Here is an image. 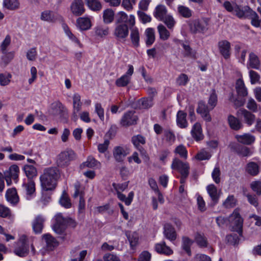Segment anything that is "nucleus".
<instances>
[{"mask_svg": "<svg viewBox=\"0 0 261 261\" xmlns=\"http://www.w3.org/2000/svg\"><path fill=\"white\" fill-rule=\"evenodd\" d=\"M60 176V171L57 167L44 168L39 177L42 189L46 191L54 190Z\"/></svg>", "mask_w": 261, "mask_h": 261, "instance_id": "nucleus-1", "label": "nucleus"}, {"mask_svg": "<svg viewBox=\"0 0 261 261\" xmlns=\"http://www.w3.org/2000/svg\"><path fill=\"white\" fill-rule=\"evenodd\" d=\"M54 220L53 229L57 234H62L67 226L72 227L76 226V222L73 219L69 217H64L61 213L56 215Z\"/></svg>", "mask_w": 261, "mask_h": 261, "instance_id": "nucleus-2", "label": "nucleus"}, {"mask_svg": "<svg viewBox=\"0 0 261 261\" xmlns=\"http://www.w3.org/2000/svg\"><path fill=\"white\" fill-rule=\"evenodd\" d=\"M225 9L238 18L244 19L249 18L251 9L247 6H241L237 4L232 5L229 2L226 1L223 4Z\"/></svg>", "mask_w": 261, "mask_h": 261, "instance_id": "nucleus-3", "label": "nucleus"}, {"mask_svg": "<svg viewBox=\"0 0 261 261\" xmlns=\"http://www.w3.org/2000/svg\"><path fill=\"white\" fill-rule=\"evenodd\" d=\"M31 245L33 253H35V248L25 236H21L16 243L14 253L20 257H24L28 255L29 251V247Z\"/></svg>", "mask_w": 261, "mask_h": 261, "instance_id": "nucleus-4", "label": "nucleus"}, {"mask_svg": "<svg viewBox=\"0 0 261 261\" xmlns=\"http://www.w3.org/2000/svg\"><path fill=\"white\" fill-rule=\"evenodd\" d=\"M76 158V154L73 150H65L58 155L56 164L58 167L64 168L68 166L70 162L74 160Z\"/></svg>", "mask_w": 261, "mask_h": 261, "instance_id": "nucleus-5", "label": "nucleus"}, {"mask_svg": "<svg viewBox=\"0 0 261 261\" xmlns=\"http://www.w3.org/2000/svg\"><path fill=\"white\" fill-rule=\"evenodd\" d=\"M228 221L232 225V230L237 231L240 235L242 234L243 219L241 218L238 209H235L229 217Z\"/></svg>", "mask_w": 261, "mask_h": 261, "instance_id": "nucleus-6", "label": "nucleus"}, {"mask_svg": "<svg viewBox=\"0 0 261 261\" xmlns=\"http://www.w3.org/2000/svg\"><path fill=\"white\" fill-rule=\"evenodd\" d=\"M138 118L133 111H127L122 116L120 123L122 126L127 127L137 124Z\"/></svg>", "mask_w": 261, "mask_h": 261, "instance_id": "nucleus-7", "label": "nucleus"}, {"mask_svg": "<svg viewBox=\"0 0 261 261\" xmlns=\"http://www.w3.org/2000/svg\"><path fill=\"white\" fill-rule=\"evenodd\" d=\"M129 33L128 27L124 23H119L116 25L113 34L119 40H125Z\"/></svg>", "mask_w": 261, "mask_h": 261, "instance_id": "nucleus-8", "label": "nucleus"}, {"mask_svg": "<svg viewBox=\"0 0 261 261\" xmlns=\"http://www.w3.org/2000/svg\"><path fill=\"white\" fill-rule=\"evenodd\" d=\"M128 154L129 150L125 146H116L113 148V157L117 162H122L124 161V158Z\"/></svg>", "mask_w": 261, "mask_h": 261, "instance_id": "nucleus-9", "label": "nucleus"}, {"mask_svg": "<svg viewBox=\"0 0 261 261\" xmlns=\"http://www.w3.org/2000/svg\"><path fill=\"white\" fill-rule=\"evenodd\" d=\"M236 114L238 117H243L244 122L248 126L252 125L255 121V116L245 109L242 108L239 109Z\"/></svg>", "mask_w": 261, "mask_h": 261, "instance_id": "nucleus-10", "label": "nucleus"}, {"mask_svg": "<svg viewBox=\"0 0 261 261\" xmlns=\"http://www.w3.org/2000/svg\"><path fill=\"white\" fill-rule=\"evenodd\" d=\"M218 47L221 55L225 59H228L231 54V44L226 40H222L218 42Z\"/></svg>", "mask_w": 261, "mask_h": 261, "instance_id": "nucleus-11", "label": "nucleus"}, {"mask_svg": "<svg viewBox=\"0 0 261 261\" xmlns=\"http://www.w3.org/2000/svg\"><path fill=\"white\" fill-rule=\"evenodd\" d=\"M22 188L27 199L30 200L35 196V183L33 179H28L23 184Z\"/></svg>", "mask_w": 261, "mask_h": 261, "instance_id": "nucleus-12", "label": "nucleus"}, {"mask_svg": "<svg viewBox=\"0 0 261 261\" xmlns=\"http://www.w3.org/2000/svg\"><path fill=\"white\" fill-rule=\"evenodd\" d=\"M45 221V218L42 215H38L32 222V228L36 234L42 232L44 227V223Z\"/></svg>", "mask_w": 261, "mask_h": 261, "instance_id": "nucleus-13", "label": "nucleus"}, {"mask_svg": "<svg viewBox=\"0 0 261 261\" xmlns=\"http://www.w3.org/2000/svg\"><path fill=\"white\" fill-rule=\"evenodd\" d=\"M210 107L207 106L205 103L201 101L198 102L197 108V113L199 114L202 118L207 122H210L212 120L210 114Z\"/></svg>", "mask_w": 261, "mask_h": 261, "instance_id": "nucleus-14", "label": "nucleus"}, {"mask_svg": "<svg viewBox=\"0 0 261 261\" xmlns=\"http://www.w3.org/2000/svg\"><path fill=\"white\" fill-rule=\"evenodd\" d=\"M171 168L177 170L180 174L189 173L190 167L188 163L182 162L179 159L175 158L172 161Z\"/></svg>", "mask_w": 261, "mask_h": 261, "instance_id": "nucleus-15", "label": "nucleus"}, {"mask_svg": "<svg viewBox=\"0 0 261 261\" xmlns=\"http://www.w3.org/2000/svg\"><path fill=\"white\" fill-rule=\"evenodd\" d=\"M52 114L55 116H59L61 118L66 119L67 111L66 108L60 102H55L52 104Z\"/></svg>", "mask_w": 261, "mask_h": 261, "instance_id": "nucleus-16", "label": "nucleus"}, {"mask_svg": "<svg viewBox=\"0 0 261 261\" xmlns=\"http://www.w3.org/2000/svg\"><path fill=\"white\" fill-rule=\"evenodd\" d=\"M70 10L75 16L82 15L85 11L83 1L82 0H73L70 5Z\"/></svg>", "mask_w": 261, "mask_h": 261, "instance_id": "nucleus-17", "label": "nucleus"}, {"mask_svg": "<svg viewBox=\"0 0 261 261\" xmlns=\"http://www.w3.org/2000/svg\"><path fill=\"white\" fill-rule=\"evenodd\" d=\"M117 22L119 23H124L127 26L133 27L135 24V17L133 15H127L123 11L119 12L118 14Z\"/></svg>", "mask_w": 261, "mask_h": 261, "instance_id": "nucleus-18", "label": "nucleus"}, {"mask_svg": "<svg viewBox=\"0 0 261 261\" xmlns=\"http://www.w3.org/2000/svg\"><path fill=\"white\" fill-rule=\"evenodd\" d=\"M207 25L205 20H195L190 23V29L194 33L205 32L207 30Z\"/></svg>", "mask_w": 261, "mask_h": 261, "instance_id": "nucleus-19", "label": "nucleus"}, {"mask_svg": "<svg viewBox=\"0 0 261 261\" xmlns=\"http://www.w3.org/2000/svg\"><path fill=\"white\" fill-rule=\"evenodd\" d=\"M132 142L134 145L140 152L142 155H145L146 154L145 150L141 146V145H143L145 143V139L144 137L140 135L134 136L132 138Z\"/></svg>", "mask_w": 261, "mask_h": 261, "instance_id": "nucleus-20", "label": "nucleus"}, {"mask_svg": "<svg viewBox=\"0 0 261 261\" xmlns=\"http://www.w3.org/2000/svg\"><path fill=\"white\" fill-rule=\"evenodd\" d=\"M247 67L259 69L260 67V61L257 55L251 52L249 55V59L247 64Z\"/></svg>", "mask_w": 261, "mask_h": 261, "instance_id": "nucleus-21", "label": "nucleus"}, {"mask_svg": "<svg viewBox=\"0 0 261 261\" xmlns=\"http://www.w3.org/2000/svg\"><path fill=\"white\" fill-rule=\"evenodd\" d=\"M43 240L46 243V247L48 250H53L59 245L56 239L49 234H45L42 236Z\"/></svg>", "mask_w": 261, "mask_h": 261, "instance_id": "nucleus-22", "label": "nucleus"}, {"mask_svg": "<svg viewBox=\"0 0 261 261\" xmlns=\"http://www.w3.org/2000/svg\"><path fill=\"white\" fill-rule=\"evenodd\" d=\"M6 198L7 200L13 205H16L19 201V197L15 188H10L7 190Z\"/></svg>", "mask_w": 261, "mask_h": 261, "instance_id": "nucleus-23", "label": "nucleus"}, {"mask_svg": "<svg viewBox=\"0 0 261 261\" xmlns=\"http://www.w3.org/2000/svg\"><path fill=\"white\" fill-rule=\"evenodd\" d=\"M19 173V169L18 166L13 165L11 166L8 170L4 172L5 177H12L15 182L18 181V174Z\"/></svg>", "mask_w": 261, "mask_h": 261, "instance_id": "nucleus-24", "label": "nucleus"}, {"mask_svg": "<svg viewBox=\"0 0 261 261\" xmlns=\"http://www.w3.org/2000/svg\"><path fill=\"white\" fill-rule=\"evenodd\" d=\"M81 168H100L101 167L100 163L91 156L87 158V160L81 165Z\"/></svg>", "mask_w": 261, "mask_h": 261, "instance_id": "nucleus-25", "label": "nucleus"}, {"mask_svg": "<svg viewBox=\"0 0 261 261\" xmlns=\"http://www.w3.org/2000/svg\"><path fill=\"white\" fill-rule=\"evenodd\" d=\"M206 190L211 198L213 204H216L218 202L219 195L216 186L213 184L207 186Z\"/></svg>", "mask_w": 261, "mask_h": 261, "instance_id": "nucleus-26", "label": "nucleus"}, {"mask_svg": "<svg viewBox=\"0 0 261 261\" xmlns=\"http://www.w3.org/2000/svg\"><path fill=\"white\" fill-rule=\"evenodd\" d=\"M82 102L81 99V96L75 93L73 96V115L74 117H77V114L82 109Z\"/></svg>", "mask_w": 261, "mask_h": 261, "instance_id": "nucleus-27", "label": "nucleus"}, {"mask_svg": "<svg viewBox=\"0 0 261 261\" xmlns=\"http://www.w3.org/2000/svg\"><path fill=\"white\" fill-rule=\"evenodd\" d=\"M154 248L155 251L160 254L169 255L173 253V251L166 245L165 242L156 244Z\"/></svg>", "mask_w": 261, "mask_h": 261, "instance_id": "nucleus-28", "label": "nucleus"}, {"mask_svg": "<svg viewBox=\"0 0 261 261\" xmlns=\"http://www.w3.org/2000/svg\"><path fill=\"white\" fill-rule=\"evenodd\" d=\"M167 10L164 5H160L156 7L153 12L154 16L159 20H163L167 15Z\"/></svg>", "mask_w": 261, "mask_h": 261, "instance_id": "nucleus-29", "label": "nucleus"}, {"mask_svg": "<svg viewBox=\"0 0 261 261\" xmlns=\"http://www.w3.org/2000/svg\"><path fill=\"white\" fill-rule=\"evenodd\" d=\"M228 122L230 128L235 130H238L243 127L242 123L237 117L229 115L228 116Z\"/></svg>", "mask_w": 261, "mask_h": 261, "instance_id": "nucleus-30", "label": "nucleus"}, {"mask_svg": "<svg viewBox=\"0 0 261 261\" xmlns=\"http://www.w3.org/2000/svg\"><path fill=\"white\" fill-rule=\"evenodd\" d=\"M191 135L196 141H199L203 139V135L202 133V128L199 123H196L192 127Z\"/></svg>", "mask_w": 261, "mask_h": 261, "instance_id": "nucleus-31", "label": "nucleus"}, {"mask_svg": "<svg viewBox=\"0 0 261 261\" xmlns=\"http://www.w3.org/2000/svg\"><path fill=\"white\" fill-rule=\"evenodd\" d=\"M187 114L182 111H179L176 115L177 125L180 128H186L188 126L186 119Z\"/></svg>", "mask_w": 261, "mask_h": 261, "instance_id": "nucleus-32", "label": "nucleus"}, {"mask_svg": "<svg viewBox=\"0 0 261 261\" xmlns=\"http://www.w3.org/2000/svg\"><path fill=\"white\" fill-rule=\"evenodd\" d=\"M145 43L147 46L151 45L155 41V31L153 28H149L145 31Z\"/></svg>", "mask_w": 261, "mask_h": 261, "instance_id": "nucleus-33", "label": "nucleus"}, {"mask_svg": "<svg viewBox=\"0 0 261 261\" xmlns=\"http://www.w3.org/2000/svg\"><path fill=\"white\" fill-rule=\"evenodd\" d=\"M164 233L166 238L170 241H174L176 238L174 228L169 224L165 225Z\"/></svg>", "mask_w": 261, "mask_h": 261, "instance_id": "nucleus-34", "label": "nucleus"}, {"mask_svg": "<svg viewBox=\"0 0 261 261\" xmlns=\"http://www.w3.org/2000/svg\"><path fill=\"white\" fill-rule=\"evenodd\" d=\"M78 27L81 30H87L91 27V20L89 17H80L76 20Z\"/></svg>", "mask_w": 261, "mask_h": 261, "instance_id": "nucleus-35", "label": "nucleus"}, {"mask_svg": "<svg viewBox=\"0 0 261 261\" xmlns=\"http://www.w3.org/2000/svg\"><path fill=\"white\" fill-rule=\"evenodd\" d=\"M236 138L238 142L246 145H250L255 141V137L249 134L237 135Z\"/></svg>", "mask_w": 261, "mask_h": 261, "instance_id": "nucleus-36", "label": "nucleus"}, {"mask_svg": "<svg viewBox=\"0 0 261 261\" xmlns=\"http://www.w3.org/2000/svg\"><path fill=\"white\" fill-rule=\"evenodd\" d=\"M130 38L133 46L135 47H138L140 44V34L137 28H133L130 29Z\"/></svg>", "mask_w": 261, "mask_h": 261, "instance_id": "nucleus-37", "label": "nucleus"}, {"mask_svg": "<svg viewBox=\"0 0 261 261\" xmlns=\"http://www.w3.org/2000/svg\"><path fill=\"white\" fill-rule=\"evenodd\" d=\"M62 27L66 35L68 38L79 47H82V44L80 43L76 37L70 31L69 27L65 24H63Z\"/></svg>", "mask_w": 261, "mask_h": 261, "instance_id": "nucleus-38", "label": "nucleus"}, {"mask_svg": "<svg viewBox=\"0 0 261 261\" xmlns=\"http://www.w3.org/2000/svg\"><path fill=\"white\" fill-rule=\"evenodd\" d=\"M20 3L18 0H3L4 8L9 10H15L19 8Z\"/></svg>", "mask_w": 261, "mask_h": 261, "instance_id": "nucleus-39", "label": "nucleus"}, {"mask_svg": "<svg viewBox=\"0 0 261 261\" xmlns=\"http://www.w3.org/2000/svg\"><path fill=\"white\" fill-rule=\"evenodd\" d=\"M23 170L28 179H33L37 175V170L33 165H26L24 166Z\"/></svg>", "mask_w": 261, "mask_h": 261, "instance_id": "nucleus-40", "label": "nucleus"}, {"mask_svg": "<svg viewBox=\"0 0 261 261\" xmlns=\"http://www.w3.org/2000/svg\"><path fill=\"white\" fill-rule=\"evenodd\" d=\"M40 18L43 21L49 22H55L56 20L55 13L50 10H45L41 13Z\"/></svg>", "mask_w": 261, "mask_h": 261, "instance_id": "nucleus-41", "label": "nucleus"}, {"mask_svg": "<svg viewBox=\"0 0 261 261\" xmlns=\"http://www.w3.org/2000/svg\"><path fill=\"white\" fill-rule=\"evenodd\" d=\"M247 172L252 176H255L259 172L258 165L255 162H249L246 166Z\"/></svg>", "mask_w": 261, "mask_h": 261, "instance_id": "nucleus-42", "label": "nucleus"}, {"mask_svg": "<svg viewBox=\"0 0 261 261\" xmlns=\"http://www.w3.org/2000/svg\"><path fill=\"white\" fill-rule=\"evenodd\" d=\"M115 13L111 9H107L103 12V20L105 23H112L114 19Z\"/></svg>", "mask_w": 261, "mask_h": 261, "instance_id": "nucleus-43", "label": "nucleus"}, {"mask_svg": "<svg viewBox=\"0 0 261 261\" xmlns=\"http://www.w3.org/2000/svg\"><path fill=\"white\" fill-rule=\"evenodd\" d=\"M158 31L159 34L160 38L164 41L168 40L170 36V32L162 24H160L157 27Z\"/></svg>", "mask_w": 261, "mask_h": 261, "instance_id": "nucleus-44", "label": "nucleus"}, {"mask_svg": "<svg viewBox=\"0 0 261 261\" xmlns=\"http://www.w3.org/2000/svg\"><path fill=\"white\" fill-rule=\"evenodd\" d=\"M88 7L93 11H99L102 8L101 3L98 0H86Z\"/></svg>", "mask_w": 261, "mask_h": 261, "instance_id": "nucleus-45", "label": "nucleus"}, {"mask_svg": "<svg viewBox=\"0 0 261 261\" xmlns=\"http://www.w3.org/2000/svg\"><path fill=\"white\" fill-rule=\"evenodd\" d=\"M193 244V241L187 237H184L182 239V248L186 252L189 256L191 255V246Z\"/></svg>", "mask_w": 261, "mask_h": 261, "instance_id": "nucleus-46", "label": "nucleus"}, {"mask_svg": "<svg viewBox=\"0 0 261 261\" xmlns=\"http://www.w3.org/2000/svg\"><path fill=\"white\" fill-rule=\"evenodd\" d=\"M178 14L185 18H189L192 15V11L188 7L179 5L177 7Z\"/></svg>", "mask_w": 261, "mask_h": 261, "instance_id": "nucleus-47", "label": "nucleus"}, {"mask_svg": "<svg viewBox=\"0 0 261 261\" xmlns=\"http://www.w3.org/2000/svg\"><path fill=\"white\" fill-rule=\"evenodd\" d=\"M59 202L60 204L66 208H69L71 206L70 199L68 194L65 192L62 193L60 198Z\"/></svg>", "mask_w": 261, "mask_h": 261, "instance_id": "nucleus-48", "label": "nucleus"}, {"mask_svg": "<svg viewBox=\"0 0 261 261\" xmlns=\"http://www.w3.org/2000/svg\"><path fill=\"white\" fill-rule=\"evenodd\" d=\"M248 18L251 20V23L253 26L256 28L260 26V21L259 19V16L255 11L251 10Z\"/></svg>", "mask_w": 261, "mask_h": 261, "instance_id": "nucleus-49", "label": "nucleus"}, {"mask_svg": "<svg viewBox=\"0 0 261 261\" xmlns=\"http://www.w3.org/2000/svg\"><path fill=\"white\" fill-rule=\"evenodd\" d=\"M236 89L239 96L241 97L247 96L248 93L244 83H236Z\"/></svg>", "mask_w": 261, "mask_h": 261, "instance_id": "nucleus-50", "label": "nucleus"}, {"mask_svg": "<svg viewBox=\"0 0 261 261\" xmlns=\"http://www.w3.org/2000/svg\"><path fill=\"white\" fill-rule=\"evenodd\" d=\"M95 33L98 36L102 37L109 34V29L106 26H97L95 28Z\"/></svg>", "mask_w": 261, "mask_h": 261, "instance_id": "nucleus-51", "label": "nucleus"}, {"mask_svg": "<svg viewBox=\"0 0 261 261\" xmlns=\"http://www.w3.org/2000/svg\"><path fill=\"white\" fill-rule=\"evenodd\" d=\"M139 107L141 109H148L153 106L152 98H143L139 101Z\"/></svg>", "mask_w": 261, "mask_h": 261, "instance_id": "nucleus-52", "label": "nucleus"}, {"mask_svg": "<svg viewBox=\"0 0 261 261\" xmlns=\"http://www.w3.org/2000/svg\"><path fill=\"white\" fill-rule=\"evenodd\" d=\"M127 239L129 242L130 247L134 249L138 244L139 241L138 234L136 232H133L127 236Z\"/></svg>", "mask_w": 261, "mask_h": 261, "instance_id": "nucleus-53", "label": "nucleus"}, {"mask_svg": "<svg viewBox=\"0 0 261 261\" xmlns=\"http://www.w3.org/2000/svg\"><path fill=\"white\" fill-rule=\"evenodd\" d=\"M128 69L125 74L122 75L117 82H128L134 72V67L132 65H128Z\"/></svg>", "mask_w": 261, "mask_h": 261, "instance_id": "nucleus-54", "label": "nucleus"}, {"mask_svg": "<svg viewBox=\"0 0 261 261\" xmlns=\"http://www.w3.org/2000/svg\"><path fill=\"white\" fill-rule=\"evenodd\" d=\"M237 200L233 195H229L223 202V205L226 208H231L236 205Z\"/></svg>", "mask_w": 261, "mask_h": 261, "instance_id": "nucleus-55", "label": "nucleus"}, {"mask_svg": "<svg viewBox=\"0 0 261 261\" xmlns=\"http://www.w3.org/2000/svg\"><path fill=\"white\" fill-rule=\"evenodd\" d=\"M174 152L175 153L178 154L181 158L186 159L187 158V150L186 147L182 145H180L176 147Z\"/></svg>", "mask_w": 261, "mask_h": 261, "instance_id": "nucleus-56", "label": "nucleus"}, {"mask_svg": "<svg viewBox=\"0 0 261 261\" xmlns=\"http://www.w3.org/2000/svg\"><path fill=\"white\" fill-rule=\"evenodd\" d=\"M217 96L215 93V90L210 95L208 100V106L210 107V110H213L217 105Z\"/></svg>", "mask_w": 261, "mask_h": 261, "instance_id": "nucleus-57", "label": "nucleus"}, {"mask_svg": "<svg viewBox=\"0 0 261 261\" xmlns=\"http://www.w3.org/2000/svg\"><path fill=\"white\" fill-rule=\"evenodd\" d=\"M182 46L185 50V55L186 56L190 57L193 58H196V51L193 50L189 45L182 43Z\"/></svg>", "mask_w": 261, "mask_h": 261, "instance_id": "nucleus-58", "label": "nucleus"}, {"mask_svg": "<svg viewBox=\"0 0 261 261\" xmlns=\"http://www.w3.org/2000/svg\"><path fill=\"white\" fill-rule=\"evenodd\" d=\"M162 21L166 24L168 28L169 29H172L175 24V21L173 17L170 15H167L164 17Z\"/></svg>", "mask_w": 261, "mask_h": 261, "instance_id": "nucleus-59", "label": "nucleus"}, {"mask_svg": "<svg viewBox=\"0 0 261 261\" xmlns=\"http://www.w3.org/2000/svg\"><path fill=\"white\" fill-rule=\"evenodd\" d=\"M11 43V37L10 35H8L6 36L4 40L1 43V49L2 54H6V51L7 50V47Z\"/></svg>", "mask_w": 261, "mask_h": 261, "instance_id": "nucleus-60", "label": "nucleus"}, {"mask_svg": "<svg viewBox=\"0 0 261 261\" xmlns=\"http://www.w3.org/2000/svg\"><path fill=\"white\" fill-rule=\"evenodd\" d=\"M220 174L221 172L219 168L216 167L212 173L213 179L215 183L219 184L220 182Z\"/></svg>", "mask_w": 261, "mask_h": 261, "instance_id": "nucleus-61", "label": "nucleus"}, {"mask_svg": "<svg viewBox=\"0 0 261 261\" xmlns=\"http://www.w3.org/2000/svg\"><path fill=\"white\" fill-rule=\"evenodd\" d=\"M211 156V154L207 151L202 150L198 153L196 158L199 160H208Z\"/></svg>", "mask_w": 261, "mask_h": 261, "instance_id": "nucleus-62", "label": "nucleus"}, {"mask_svg": "<svg viewBox=\"0 0 261 261\" xmlns=\"http://www.w3.org/2000/svg\"><path fill=\"white\" fill-rule=\"evenodd\" d=\"M252 190L258 195L261 194V181H254L251 184Z\"/></svg>", "mask_w": 261, "mask_h": 261, "instance_id": "nucleus-63", "label": "nucleus"}, {"mask_svg": "<svg viewBox=\"0 0 261 261\" xmlns=\"http://www.w3.org/2000/svg\"><path fill=\"white\" fill-rule=\"evenodd\" d=\"M151 257V255L149 252L143 251L140 254L138 260V261H150Z\"/></svg>", "mask_w": 261, "mask_h": 261, "instance_id": "nucleus-64", "label": "nucleus"}]
</instances>
